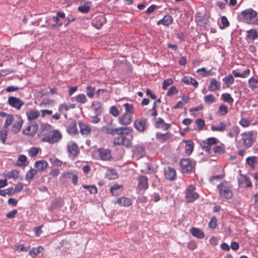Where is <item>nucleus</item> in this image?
Returning <instances> with one entry per match:
<instances>
[{
  "label": "nucleus",
  "instance_id": "nucleus-1",
  "mask_svg": "<svg viewBox=\"0 0 258 258\" xmlns=\"http://www.w3.org/2000/svg\"><path fill=\"white\" fill-rule=\"evenodd\" d=\"M243 19L249 24H257V12L252 9H246L241 13Z\"/></svg>",
  "mask_w": 258,
  "mask_h": 258
},
{
  "label": "nucleus",
  "instance_id": "nucleus-2",
  "mask_svg": "<svg viewBox=\"0 0 258 258\" xmlns=\"http://www.w3.org/2000/svg\"><path fill=\"white\" fill-rule=\"evenodd\" d=\"M48 136L42 138L41 140L43 142L53 144L58 143L62 138L60 132L58 130H53Z\"/></svg>",
  "mask_w": 258,
  "mask_h": 258
},
{
  "label": "nucleus",
  "instance_id": "nucleus-3",
  "mask_svg": "<svg viewBox=\"0 0 258 258\" xmlns=\"http://www.w3.org/2000/svg\"><path fill=\"white\" fill-rule=\"evenodd\" d=\"M181 171L183 173H189L195 168V164L189 159H182L180 161Z\"/></svg>",
  "mask_w": 258,
  "mask_h": 258
},
{
  "label": "nucleus",
  "instance_id": "nucleus-4",
  "mask_svg": "<svg viewBox=\"0 0 258 258\" xmlns=\"http://www.w3.org/2000/svg\"><path fill=\"white\" fill-rule=\"evenodd\" d=\"M241 136L242 141L244 145H251L255 141L256 133L253 131H250L243 133Z\"/></svg>",
  "mask_w": 258,
  "mask_h": 258
},
{
  "label": "nucleus",
  "instance_id": "nucleus-5",
  "mask_svg": "<svg viewBox=\"0 0 258 258\" xmlns=\"http://www.w3.org/2000/svg\"><path fill=\"white\" fill-rule=\"evenodd\" d=\"M217 188L220 197L226 199H231L233 197L232 191L231 188L224 183L218 185Z\"/></svg>",
  "mask_w": 258,
  "mask_h": 258
},
{
  "label": "nucleus",
  "instance_id": "nucleus-6",
  "mask_svg": "<svg viewBox=\"0 0 258 258\" xmlns=\"http://www.w3.org/2000/svg\"><path fill=\"white\" fill-rule=\"evenodd\" d=\"M196 186L194 185H190L185 191V198L186 202L188 203H192L198 199L199 195L197 193L196 190Z\"/></svg>",
  "mask_w": 258,
  "mask_h": 258
},
{
  "label": "nucleus",
  "instance_id": "nucleus-7",
  "mask_svg": "<svg viewBox=\"0 0 258 258\" xmlns=\"http://www.w3.org/2000/svg\"><path fill=\"white\" fill-rule=\"evenodd\" d=\"M134 127L139 132H144L147 127V119L139 118L136 119L134 122Z\"/></svg>",
  "mask_w": 258,
  "mask_h": 258
},
{
  "label": "nucleus",
  "instance_id": "nucleus-8",
  "mask_svg": "<svg viewBox=\"0 0 258 258\" xmlns=\"http://www.w3.org/2000/svg\"><path fill=\"white\" fill-rule=\"evenodd\" d=\"M38 130V125L36 123H29L24 128L23 133L29 137H33L35 135Z\"/></svg>",
  "mask_w": 258,
  "mask_h": 258
},
{
  "label": "nucleus",
  "instance_id": "nucleus-9",
  "mask_svg": "<svg viewBox=\"0 0 258 258\" xmlns=\"http://www.w3.org/2000/svg\"><path fill=\"white\" fill-rule=\"evenodd\" d=\"M8 102L11 106L18 110H19L24 104V102L20 99L13 96L9 97Z\"/></svg>",
  "mask_w": 258,
  "mask_h": 258
},
{
  "label": "nucleus",
  "instance_id": "nucleus-10",
  "mask_svg": "<svg viewBox=\"0 0 258 258\" xmlns=\"http://www.w3.org/2000/svg\"><path fill=\"white\" fill-rule=\"evenodd\" d=\"M164 173L166 179L170 181H173L175 179L176 177V172L174 168L170 166L165 167L164 170Z\"/></svg>",
  "mask_w": 258,
  "mask_h": 258
},
{
  "label": "nucleus",
  "instance_id": "nucleus-11",
  "mask_svg": "<svg viewBox=\"0 0 258 258\" xmlns=\"http://www.w3.org/2000/svg\"><path fill=\"white\" fill-rule=\"evenodd\" d=\"M148 177L146 176L142 175L138 177V188L141 190H146L148 188Z\"/></svg>",
  "mask_w": 258,
  "mask_h": 258
},
{
  "label": "nucleus",
  "instance_id": "nucleus-12",
  "mask_svg": "<svg viewBox=\"0 0 258 258\" xmlns=\"http://www.w3.org/2000/svg\"><path fill=\"white\" fill-rule=\"evenodd\" d=\"M97 152L102 160H109L111 158V151L108 149L100 148L97 150Z\"/></svg>",
  "mask_w": 258,
  "mask_h": 258
},
{
  "label": "nucleus",
  "instance_id": "nucleus-13",
  "mask_svg": "<svg viewBox=\"0 0 258 258\" xmlns=\"http://www.w3.org/2000/svg\"><path fill=\"white\" fill-rule=\"evenodd\" d=\"M238 179L239 185L243 186L245 188L251 187L252 186L249 178L245 175L240 174Z\"/></svg>",
  "mask_w": 258,
  "mask_h": 258
},
{
  "label": "nucleus",
  "instance_id": "nucleus-14",
  "mask_svg": "<svg viewBox=\"0 0 258 258\" xmlns=\"http://www.w3.org/2000/svg\"><path fill=\"white\" fill-rule=\"evenodd\" d=\"M132 118L133 116L131 114L124 113L118 118V122L121 125H127L131 123Z\"/></svg>",
  "mask_w": 258,
  "mask_h": 258
},
{
  "label": "nucleus",
  "instance_id": "nucleus-15",
  "mask_svg": "<svg viewBox=\"0 0 258 258\" xmlns=\"http://www.w3.org/2000/svg\"><path fill=\"white\" fill-rule=\"evenodd\" d=\"M106 22V18L102 15L96 17L92 22V25L97 29H100Z\"/></svg>",
  "mask_w": 258,
  "mask_h": 258
},
{
  "label": "nucleus",
  "instance_id": "nucleus-16",
  "mask_svg": "<svg viewBox=\"0 0 258 258\" xmlns=\"http://www.w3.org/2000/svg\"><path fill=\"white\" fill-rule=\"evenodd\" d=\"M52 126L47 123H42L40 124V135L46 136H48L52 131Z\"/></svg>",
  "mask_w": 258,
  "mask_h": 258
},
{
  "label": "nucleus",
  "instance_id": "nucleus-17",
  "mask_svg": "<svg viewBox=\"0 0 258 258\" xmlns=\"http://www.w3.org/2000/svg\"><path fill=\"white\" fill-rule=\"evenodd\" d=\"M133 150V156L139 159L145 155L144 146H135Z\"/></svg>",
  "mask_w": 258,
  "mask_h": 258
},
{
  "label": "nucleus",
  "instance_id": "nucleus-18",
  "mask_svg": "<svg viewBox=\"0 0 258 258\" xmlns=\"http://www.w3.org/2000/svg\"><path fill=\"white\" fill-rule=\"evenodd\" d=\"M79 125L82 135L88 136L91 134V130L89 124L80 121Z\"/></svg>",
  "mask_w": 258,
  "mask_h": 258
},
{
  "label": "nucleus",
  "instance_id": "nucleus-19",
  "mask_svg": "<svg viewBox=\"0 0 258 258\" xmlns=\"http://www.w3.org/2000/svg\"><path fill=\"white\" fill-rule=\"evenodd\" d=\"M48 166V163L44 160L37 161L34 164V166L37 169V172L43 171L47 168Z\"/></svg>",
  "mask_w": 258,
  "mask_h": 258
},
{
  "label": "nucleus",
  "instance_id": "nucleus-20",
  "mask_svg": "<svg viewBox=\"0 0 258 258\" xmlns=\"http://www.w3.org/2000/svg\"><path fill=\"white\" fill-rule=\"evenodd\" d=\"M115 203L121 207H128L132 204V200L127 197H121L118 198Z\"/></svg>",
  "mask_w": 258,
  "mask_h": 258
},
{
  "label": "nucleus",
  "instance_id": "nucleus-21",
  "mask_svg": "<svg viewBox=\"0 0 258 258\" xmlns=\"http://www.w3.org/2000/svg\"><path fill=\"white\" fill-rule=\"evenodd\" d=\"M173 23V18L170 15H166L163 18L157 22V25H163L165 26H168Z\"/></svg>",
  "mask_w": 258,
  "mask_h": 258
},
{
  "label": "nucleus",
  "instance_id": "nucleus-22",
  "mask_svg": "<svg viewBox=\"0 0 258 258\" xmlns=\"http://www.w3.org/2000/svg\"><path fill=\"white\" fill-rule=\"evenodd\" d=\"M92 3L90 1L85 2V4L78 7V11L83 14H87L91 9Z\"/></svg>",
  "mask_w": 258,
  "mask_h": 258
},
{
  "label": "nucleus",
  "instance_id": "nucleus-23",
  "mask_svg": "<svg viewBox=\"0 0 258 258\" xmlns=\"http://www.w3.org/2000/svg\"><path fill=\"white\" fill-rule=\"evenodd\" d=\"M220 83L217 81L215 78H213L211 80L208 89L211 91H215L220 90Z\"/></svg>",
  "mask_w": 258,
  "mask_h": 258
},
{
  "label": "nucleus",
  "instance_id": "nucleus-24",
  "mask_svg": "<svg viewBox=\"0 0 258 258\" xmlns=\"http://www.w3.org/2000/svg\"><path fill=\"white\" fill-rule=\"evenodd\" d=\"M190 232L192 236L198 238L202 239L205 236L204 232L200 229L195 227H192Z\"/></svg>",
  "mask_w": 258,
  "mask_h": 258
},
{
  "label": "nucleus",
  "instance_id": "nucleus-25",
  "mask_svg": "<svg viewBox=\"0 0 258 258\" xmlns=\"http://www.w3.org/2000/svg\"><path fill=\"white\" fill-rule=\"evenodd\" d=\"M181 81L187 85H192L195 88L198 86V82L194 78L189 76H184L181 79Z\"/></svg>",
  "mask_w": 258,
  "mask_h": 258
},
{
  "label": "nucleus",
  "instance_id": "nucleus-26",
  "mask_svg": "<svg viewBox=\"0 0 258 258\" xmlns=\"http://www.w3.org/2000/svg\"><path fill=\"white\" fill-rule=\"evenodd\" d=\"M91 108L94 111L96 115H100L102 112V104L100 102L95 101L93 102Z\"/></svg>",
  "mask_w": 258,
  "mask_h": 258
},
{
  "label": "nucleus",
  "instance_id": "nucleus-27",
  "mask_svg": "<svg viewBox=\"0 0 258 258\" xmlns=\"http://www.w3.org/2000/svg\"><path fill=\"white\" fill-rule=\"evenodd\" d=\"M26 115L29 120L37 119L40 116V113L37 110H32L26 112Z\"/></svg>",
  "mask_w": 258,
  "mask_h": 258
},
{
  "label": "nucleus",
  "instance_id": "nucleus-28",
  "mask_svg": "<svg viewBox=\"0 0 258 258\" xmlns=\"http://www.w3.org/2000/svg\"><path fill=\"white\" fill-rule=\"evenodd\" d=\"M67 133L70 135H76L78 134L77 123L75 121L71 122L67 127Z\"/></svg>",
  "mask_w": 258,
  "mask_h": 258
},
{
  "label": "nucleus",
  "instance_id": "nucleus-29",
  "mask_svg": "<svg viewBox=\"0 0 258 258\" xmlns=\"http://www.w3.org/2000/svg\"><path fill=\"white\" fill-rule=\"evenodd\" d=\"M226 126V123L220 122L217 125H212L211 130L214 132H223L225 130Z\"/></svg>",
  "mask_w": 258,
  "mask_h": 258
},
{
  "label": "nucleus",
  "instance_id": "nucleus-30",
  "mask_svg": "<svg viewBox=\"0 0 258 258\" xmlns=\"http://www.w3.org/2000/svg\"><path fill=\"white\" fill-rule=\"evenodd\" d=\"M23 122V120L20 119L17 122H15L12 127V132L15 134L18 133L22 128Z\"/></svg>",
  "mask_w": 258,
  "mask_h": 258
},
{
  "label": "nucleus",
  "instance_id": "nucleus-31",
  "mask_svg": "<svg viewBox=\"0 0 258 258\" xmlns=\"http://www.w3.org/2000/svg\"><path fill=\"white\" fill-rule=\"evenodd\" d=\"M156 124L157 127H161L165 130H167L170 126V124L165 123L161 118H158Z\"/></svg>",
  "mask_w": 258,
  "mask_h": 258
},
{
  "label": "nucleus",
  "instance_id": "nucleus-32",
  "mask_svg": "<svg viewBox=\"0 0 258 258\" xmlns=\"http://www.w3.org/2000/svg\"><path fill=\"white\" fill-rule=\"evenodd\" d=\"M105 176L109 179H115L118 177V174L114 169H108L106 171Z\"/></svg>",
  "mask_w": 258,
  "mask_h": 258
},
{
  "label": "nucleus",
  "instance_id": "nucleus-33",
  "mask_svg": "<svg viewBox=\"0 0 258 258\" xmlns=\"http://www.w3.org/2000/svg\"><path fill=\"white\" fill-rule=\"evenodd\" d=\"M116 131L118 132V133L123 136L124 135H128L133 132V130L131 127H120L115 129Z\"/></svg>",
  "mask_w": 258,
  "mask_h": 258
},
{
  "label": "nucleus",
  "instance_id": "nucleus-34",
  "mask_svg": "<svg viewBox=\"0 0 258 258\" xmlns=\"http://www.w3.org/2000/svg\"><path fill=\"white\" fill-rule=\"evenodd\" d=\"M123 106L125 108V113H128V114H131L133 116L135 112V109L134 105L132 104L128 103H124Z\"/></svg>",
  "mask_w": 258,
  "mask_h": 258
},
{
  "label": "nucleus",
  "instance_id": "nucleus-35",
  "mask_svg": "<svg viewBox=\"0 0 258 258\" xmlns=\"http://www.w3.org/2000/svg\"><path fill=\"white\" fill-rule=\"evenodd\" d=\"M3 175L9 179H16L18 177L19 171L17 170L14 169L11 171L8 172L7 173H3Z\"/></svg>",
  "mask_w": 258,
  "mask_h": 258
},
{
  "label": "nucleus",
  "instance_id": "nucleus-36",
  "mask_svg": "<svg viewBox=\"0 0 258 258\" xmlns=\"http://www.w3.org/2000/svg\"><path fill=\"white\" fill-rule=\"evenodd\" d=\"M232 74L235 77H240V78H246L248 77L250 74V70L247 69L245 71H244L242 73H239L237 72L236 70H233Z\"/></svg>",
  "mask_w": 258,
  "mask_h": 258
},
{
  "label": "nucleus",
  "instance_id": "nucleus-37",
  "mask_svg": "<svg viewBox=\"0 0 258 258\" xmlns=\"http://www.w3.org/2000/svg\"><path fill=\"white\" fill-rule=\"evenodd\" d=\"M246 37L249 39H256L258 37V32L256 29H250L247 31Z\"/></svg>",
  "mask_w": 258,
  "mask_h": 258
},
{
  "label": "nucleus",
  "instance_id": "nucleus-38",
  "mask_svg": "<svg viewBox=\"0 0 258 258\" xmlns=\"http://www.w3.org/2000/svg\"><path fill=\"white\" fill-rule=\"evenodd\" d=\"M249 87L252 90H255L258 88V80L254 77H251L248 81Z\"/></svg>",
  "mask_w": 258,
  "mask_h": 258
},
{
  "label": "nucleus",
  "instance_id": "nucleus-39",
  "mask_svg": "<svg viewBox=\"0 0 258 258\" xmlns=\"http://www.w3.org/2000/svg\"><path fill=\"white\" fill-rule=\"evenodd\" d=\"M223 81L224 82L226 86L229 87L234 83V79L233 76L231 74H229L223 79Z\"/></svg>",
  "mask_w": 258,
  "mask_h": 258
},
{
  "label": "nucleus",
  "instance_id": "nucleus-40",
  "mask_svg": "<svg viewBox=\"0 0 258 258\" xmlns=\"http://www.w3.org/2000/svg\"><path fill=\"white\" fill-rule=\"evenodd\" d=\"M197 73L204 77L213 75L211 70L207 71L205 68L198 69Z\"/></svg>",
  "mask_w": 258,
  "mask_h": 258
},
{
  "label": "nucleus",
  "instance_id": "nucleus-41",
  "mask_svg": "<svg viewBox=\"0 0 258 258\" xmlns=\"http://www.w3.org/2000/svg\"><path fill=\"white\" fill-rule=\"evenodd\" d=\"M14 121V116L12 114H8L6 118L3 128L8 130V126L11 124Z\"/></svg>",
  "mask_w": 258,
  "mask_h": 258
},
{
  "label": "nucleus",
  "instance_id": "nucleus-42",
  "mask_svg": "<svg viewBox=\"0 0 258 258\" xmlns=\"http://www.w3.org/2000/svg\"><path fill=\"white\" fill-rule=\"evenodd\" d=\"M121 189V190L123 189L122 185H119L118 184H114L113 186H111L110 188V191L111 194L114 196H118V193L117 192V190L118 189Z\"/></svg>",
  "mask_w": 258,
  "mask_h": 258
},
{
  "label": "nucleus",
  "instance_id": "nucleus-43",
  "mask_svg": "<svg viewBox=\"0 0 258 258\" xmlns=\"http://www.w3.org/2000/svg\"><path fill=\"white\" fill-rule=\"evenodd\" d=\"M75 101L81 104H84L87 101V99L84 94H79L75 97Z\"/></svg>",
  "mask_w": 258,
  "mask_h": 258
},
{
  "label": "nucleus",
  "instance_id": "nucleus-44",
  "mask_svg": "<svg viewBox=\"0 0 258 258\" xmlns=\"http://www.w3.org/2000/svg\"><path fill=\"white\" fill-rule=\"evenodd\" d=\"M37 170L34 169H31L26 173L25 176L26 180L30 181L32 179L34 176L37 174Z\"/></svg>",
  "mask_w": 258,
  "mask_h": 258
},
{
  "label": "nucleus",
  "instance_id": "nucleus-45",
  "mask_svg": "<svg viewBox=\"0 0 258 258\" xmlns=\"http://www.w3.org/2000/svg\"><path fill=\"white\" fill-rule=\"evenodd\" d=\"M68 151L71 155L75 157L79 153V150L78 146H68Z\"/></svg>",
  "mask_w": 258,
  "mask_h": 258
},
{
  "label": "nucleus",
  "instance_id": "nucleus-46",
  "mask_svg": "<svg viewBox=\"0 0 258 258\" xmlns=\"http://www.w3.org/2000/svg\"><path fill=\"white\" fill-rule=\"evenodd\" d=\"M204 100L206 104L210 105L216 102V98L214 95L210 94L205 96Z\"/></svg>",
  "mask_w": 258,
  "mask_h": 258
},
{
  "label": "nucleus",
  "instance_id": "nucleus-47",
  "mask_svg": "<svg viewBox=\"0 0 258 258\" xmlns=\"http://www.w3.org/2000/svg\"><path fill=\"white\" fill-rule=\"evenodd\" d=\"M228 112V107L222 104L220 105L218 110V114L219 115L223 116L226 115Z\"/></svg>",
  "mask_w": 258,
  "mask_h": 258
},
{
  "label": "nucleus",
  "instance_id": "nucleus-48",
  "mask_svg": "<svg viewBox=\"0 0 258 258\" xmlns=\"http://www.w3.org/2000/svg\"><path fill=\"white\" fill-rule=\"evenodd\" d=\"M118 142L120 141L119 143H118V145H130L131 143V141L130 140L126 139V138L121 136L118 138Z\"/></svg>",
  "mask_w": 258,
  "mask_h": 258
},
{
  "label": "nucleus",
  "instance_id": "nucleus-49",
  "mask_svg": "<svg viewBox=\"0 0 258 258\" xmlns=\"http://www.w3.org/2000/svg\"><path fill=\"white\" fill-rule=\"evenodd\" d=\"M83 187L85 189H87L91 194H96L97 193V188L95 185L83 184Z\"/></svg>",
  "mask_w": 258,
  "mask_h": 258
},
{
  "label": "nucleus",
  "instance_id": "nucleus-50",
  "mask_svg": "<svg viewBox=\"0 0 258 258\" xmlns=\"http://www.w3.org/2000/svg\"><path fill=\"white\" fill-rule=\"evenodd\" d=\"M222 99L226 102L232 103L233 102V99L229 93H223L221 95Z\"/></svg>",
  "mask_w": 258,
  "mask_h": 258
},
{
  "label": "nucleus",
  "instance_id": "nucleus-51",
  "mask_svg": "<svg viewBox=\"0 0 258 258\" xmlns=\"http://www.w3.org/2000/svg\"><path fill=\"white\" fill-rule=\"evenodd\" d=\"M109 113L114 117H117L120 114V111L116 106H112L110 108Z\"/></svg>",
  "mask_w": 258,
  "mask_h": 258
},
{
  "label": "nucleus",
  "instance_id": "nucleus-52",
  "mask_svg": "<svg viewBox=\"0 0 258 258\" xmlns=\"http://www.w3.org/2000/svg\"><path fill=\"white\" fill-rule=\"evenodd\" d=\"M239 124L243 127H247L251 124V120L244 118H242L239 122Z\"/></svg>",
  "mask_w": 258,
  "mask_h": 258
},
{
  "label": "nucleus",
  "instance_id": "nucleus-53",
  "mask_svg": "<svg viewBox=\"0 0 258 258\" xmlns=\"http://www.w3.org/2000/svg\"><path fill=\"white\" fill-rule=\"evenodd\" d=\"M30 246H25L24 244H20L15 246V250L19 252L28 251Z\"/></svg>",
  "mask_w": 258,
  "mask_h": 258
},
{
  "label": "nucleus",
  "instance_id": "nucleus-54",
  "mask_svg": "<svg viewBox=\"0 0 258 258\" xmlns=\"http://www.w3.org/2000/svg\"><path fill=\"white\" fill-rule=\"evenodd\" d=\"M195 122L199 130L201 131L204 128L205 125V122L204 119L198 118L196 120Z\"/></svg>",
  "mask_w": 258,
  "mask_h": 258
},
{
  "label": "nucleus",
  "instance_id": "nucleus-55",
  "mask_svg": "<svg viewBox=\"0 0 258 258\" xmlns=\"http://www.w3.org/2000/svg\"><path fill=\"white\" fill-rule=\"evenodd\" d=\"M246 163L250 167H254L256 162V157L254 156L249 157L246 159Z\"/></svg>",
  "mask_w": 258,
  "mask_h": 258
},
{
  "label": "nucleus",
  "instance_id": "nucleus-56",
  "mask_svg": "<svg viewBox=\"0 0 258 258\" xmlns=\"http://www.w3.org/2000/svg\"><path fill=\"white\" fill-rule=\"evenodd\" d=\"M217 225V220L216 217L213 216L212 217L210 222L209 223V227L212 229H214Z\"/></svg>",
  "mask_w": 258,
  "mask_h": 258
},
{
  "label": "nucleus",
  "instance_id": "nucleus-57",
  "mask_svg": "<svg viewBox=\"0 0 258 258\" xmlns=\"http://www.w3.org/2000/svg\"><path fill=\"white\" fill-rule=\"evenodd\" d=\"M49 160L53 166L57 167H60L62 164V161L58 159L49 158Z\"/></svg>",
  "mask_w": 258,
  "mask_h": 258
},
{
  "label": "nucleus",
  "instance_id": "nucleus-58",
  "mask_svg": "<svg viewBox=\"0 0 258 258\" xmlns=\"http://www.w3.org/2000/svg\"><path fill=\"white\" fill-rule=\"evenodd\" d=\"M7 131L8 130L3 128L2 130L0 132V141L2 144H4L5 142Z\"/></svg>",
  "mask_w": 258,
  "mask_h": 258
},
{
  "label": "nucleus",
  "instance_id": "nucleus-59",
  "mask_svg": "<svg viewBox=\"0 0 258 258\" xmlns=\"http://www.w3.org/2000/svg\"><path fill=\"white\" fill-rule=\"evenodd\" d=\"M39 150H40L39 148L31 147L29 150V151H28L29 156L32 157L36 156L38 154Z\"/></svg>",
  "mask_w": 258,
  "mask_h": 258
},
{
  "label": "nucleus",
  "instance_id": "nucleus-60",
  "mask_svg": "<svg viewBox=\"0 0 258 258\" xmlns=\"http://www.w3.org/2000/svg\"><path fill=\"white\" fill-rule=\"evenodd\" d=\"M86 91L87 96L90 98H93L94 94L95 88L91 86H88L86 87Z\"/></svg>",
  "mask_w": 258,
  "mask_h": 258
},
{
  "label": "nucleus",
  "instance_id": "nucleus-61",
  "mask_svg": "<svg viewBox=\"0 0 258 258\" xmlns=\"http://www.w3.org/2000/svg\"><path fill=\"white\" fill-rule=\"evenodd\" d=\"M207 145H214L219 143V141L215 138H210L207 140V142H205Z\"/></svg>",
  "mask_w": 258,
  "mask_h": 258
},
{
  "label": "nucleus",
  "instance_id": "nucleus-62",
  "mask_svg": "<svg viewBox=\"0 0 258 258\" xmlns=\"http://www.w3.org/2000/svg\"><path fill=\"white\" fill-rule=\"evenodd\" d=\"M178 93V90L175 86H172L168 90L167 95L168 96H172L174 94H176Z\"/></svg>",
  "mask_w": 258,
  "mask_h": 258
},
{
  "label": "nucleus",
  "instance_id": "nucleus-63",
  "mask_svg": "<svg viewBox=\"0 0 258 258\" xmlns=\"http://www.w3.org/2000/svg\"><path fill=\"white\" fill-rule=\"evenodd\" d=\"M102 130L105 133L111 135L114 134V132L116 131L115 129H113L108 125L104 126Z\"/></svg>",
  "mask_w": 258,
  "mask_h": 258
},
{
  "label": "nucleus",
  "instance_id": "nucleus-64",
  "mask_svg": "<svg viewBox=\"0 0 258 258\" xmlns=\"http://www.w3.org/2000/svg\"><path fill=\"white\" fill-rule=\"evenodd\" d=\"M173 83L172 79H169L165 80L163 82L162 88L164 90L167 89V87Z\"/></svg>",
  "mask_w": 258,
  "mask_h": 258
}]
</instances>
